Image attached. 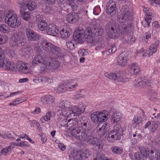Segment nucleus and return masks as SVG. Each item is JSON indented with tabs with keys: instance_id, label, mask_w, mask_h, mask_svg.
Segmentation results:
<instances>
[{
	"instance_id": "8fccbe9b",
	"label": "nucleus",
	"mask_w": 160,
	"mask_h": 160,
	"mask_svg": "<svg viewBox=\"0 0 160 160\" xmlns=\"http://www.w3.org/2000/svg\"><path fill=\"white\" fill-rule=\"evenodd\" d=\"M116 4L115 2L112 0H109L106 4V9L116 7Z\"/></svg>"
},
{
	"instance_id": "4c0bfd02",
	"label": "nucleus",
	"mask_w": 160,
	"mask_h": 160,
	"mask_svg": "<svg viewBox=\"0 0 160 160\" xmlns=\"http://www.w3.org/2000/svg\"><path fill=\"white\" fill-rule=\"evenodd\" d=\"M77 17V14L75 12L67 14L66 17V19L69 22H71L73 20L75 19Z\"/></svg>"
},
{
	"instance_id": "72a5a7b5",
	"label": "nucleus",
	"mask_w": 160,
	"mask_h": 160,
	"mask_svg": "<svg viewBox=\"0 0 160 160\" xmlns=\"http://www.w3.org/2000/svg\"><path fill=\"white\" fill-rule=\"evenodd\" d=\"M111 150L114 154H120L122 153L123 151V149L122 147L116 146L112 147L111 148Z\"/></svg>"
},
{
	"instance_id": "338daca9",
	"label": "nucleus",
	"mask_w": 160,
	"mask_h": 160,
	"mask_svg": "<svg viewBox=\"0 0 160 160\" xmlns=\"http://www.w3.org/2000/svg\"><path fill=\"white\" fill-rule=\"evenodd\" d=\"M47 77H41L39 79H38V81L39 82L46 83L47 80Z\"/></svg>"
},
{
	"instance_id": "c85d7f7f",
	"label": "nucleus",
	"mask_w": 160,
	"mask_h": 160,
	"mask_svg": "<svg viewBox=\"0 0 160 160\" xmlns=\"http://www.w3.org/2000/svg\"><path fill=\"white\" fill-rule=\"evenodd\" d=\"M118 133L111 130L108 132V140L110 142H113L116 140H119L121 138V136Z\"/></svg>"
},
{
	"instance_id": "473e14b6",
	"label": "nucleus",
	"mask_w": 160,
	"mask_h": 160,
	"mask_svg": "<svg viewBox=\"0 0 160 160\" xmlns=\"http://www.w3.org/2000/svg\"><path fill=\"white\" fill-rule=\"evenodd\" d=\"M48 24L45 20L38 23V28L42 31H45L48 29Z\"/></svg>"
},
{
	"instance_id": "5fc2aeb1",
	"label": "nucleus",
	"mask_w": 160,
	"mask_h": 160,
	"mask_svg": "<svg viewBox=\"0 0 160 160\" xmlns=\"http://www.w3.org/2000/svg\"><path fill=\"white\" fill-rule=\"evenodd\" d=\"M68 1L67 2V5H68L71 6V7L72 9H74L77 8V6L75 5H74V3L73 2L74 0H67Z\"/></svg>"
},
{
	"instance_id": "39448f33",
	"label": "nucleus",
	"mask_w": 160,
	"mask_h": 160,
	"mask_svg": "<svg viewBox=\"0 0 160 160\" xmlns=\"http://www.w3.org/2000/svg\"><path fill=\"white\" fill-rule=\"evenodd\" d=\"M119 26L114 21L111 20L105 26L106 31L108 37L111 38L117 36L119 32Z\"/></svg>"
},
{
	"instance_id": "de8ad7c7",
	"label": "nucleus",
	"mask_w": 160,
	"mask_h": 160,
	"mask_svg": "<svg viewBox=\"0 0 160 160\" xmlns=\"http://www.w3.org/2000/svg\"><path fill=\"white\" fill-rule=\"evenodd\" d=\"M152 20L151 17H149L145 18V21H142V23L144 27H149L151 22Z\"/></svg>"
},
{
	"instance_id": "0eeeda50",
	"label": "nucleus",
	"mask_w": 160,
	"mask_h": 160,
	"mask_svg": "<svg viewBox=\"0 0 160 160\" xmlns=\"http://www.w3.org/2000/svg\"><path fill=\"white\" fill-rule=\"evenodd\" d=\"M75 80L70 79L59 85L56 88L57 92L60 93L65 91L73 90L74 88L78 86V84L74 83Z\"/></svg>"
},
{
	"instance_id": "c9c22d12",
	"label": "nucleus",
	"mask_w": 160,
	"mask_h": 160,
	"mask_svg": "<svg viewBox=\"0 0 160 160\" xmlns=\"http://www.w3.org/2000/svg\"><path fill=\"white\" fill-rule=\"evenodd\" d=\"M81 152V156L82 157V160H85L88 158L91 155V152L88 149L85 150L80 151Z\"/></svg>"
},
{
	"instance_id": "cd10ccee",
	"label": "nucleus",
	"mask_w": 160,
	"mask_h": 160,
	"mask_svg": "<svg viewBox=\"0 0 160 160\" xmlns=\"http://www.w3.org/2000/svg\"><path fill=\"white\" fill-rule=\"evenodd\" d=\"M51 53L52 54L56 55L58 58H62L63 56V54L61 48L58 47L54 45L52 47Z\"/></svg>"
},
{
	"instance_id": "393cba45",
	"label": "nucleus",
	"mask_w": 160,
	"mask_h": 160,
	"mask_svg": "<svg viewBox=\"0 0 160 160\" xmlns=\"http://www.w3.org/2000/svg\"><path fill=\"white\" fill-rule=\"evenodd\" d=\"M140 153L141 155H139L143 158L144 157L146 158H149L150 156V151L147 147L139 146V147Z\"/></svg>"
},
{
	"instance_id": "423d86ee",
	"label": "nucleus",
	"mask_w": 160,
	"mask_h": 160,
	"mask_svg": "<svg viewBox=\"0 0 160 160\" xmlns=\"http://www.w3.org/2000/svg\"><path fill=\"white\" fill-rule=\"evenodd\" d=\"M38 54L34 57L32 61V64L34 66H39L41 71H45V68L46 67V60L47 58H43L41 55L43 53V51L40 49L38 50Z\"/></svg>"
},
{
	"instance_id": "f8f14e48",
	"label": "nucleus",
	"mask_w": 160,
	"mask_h": 160,
	"mask_svg": "<svg viewBox=\"0 0 160 160\" xmlns=\"http://www.w3.org/2000/svg\"><path fill=\"white\" fill-rule=\"evenodd\" d=\"M46 67L45 70L47 69H56L59 66V63L57 59L55 58H47L46 60Z\"/></svg>"
},
{
	"instance_id": "5701e85b",
	"label": "nucleus",
	"mask_w": 160,
	"mask_h": 160,
	"mask_svg": "<svg viewBox=\"0 0 160 160\" xmlns=\"http://www.w3.org/2000/svg\"><path fill=\"white\" fill-rule=\"evenodd\" d=\"M159 43V41L158 40L156 41L154 43H152L150 47L147 49V53H148V55L150 56L152 55L153 54L156 53L157 50L158 45Z\"/></svg>"
},
{
	"instance_id": "a211bd4d",
	"label": "nucleus",
	"mask_w": 160,
	"mask_h": 160,
	"mask_svg": "<svg viewBox=\"0 0 160 160\" xmlns=\"http://www.w3.org/2000/svg\"><path fill=\"white\" fill-rule=\"evenodd\" d=\"M118 58L117 63L118 65L122 66L127 65L128 60V54L125 52H122Z\"/></svg>"
},
{
	"instance_id": "4468645a",
	"label": "nucleus",
	"mask_w": 160,
	"mask_h": 160,
	"mask_svg": "<svg viewBox=\"0 0 160 160\" xmlns=\"http://www.w3.org/2000/svg\"><path fill=\"white\" fill-rule=\"evenodd\" d=\"M91 27V31L92 33L96 35L101 36L103 33V29L100 27V24L98 23L96 21H92L90 25Z\"/></svg>"
},
{
	"instance_id": "58836bf2",
	"label": "nucleus",
	"mask_w": 160,
	"mask_h": 160,
	"mask_svg": "<svg viewBox=\"0 0 160 160\" xmlns=\"http://www.w3.org/2000/svg\"><path fill=\"white\" fill-rule=\"evenodd\" d=\"M112 130L117 133L120 136L122 134V128L120 125L119 124L115 125L113 127V129Z\"/></svg>"
},
{
	"instance_id": "bf43d9fd",
	"label": "nucleus",
	"mask_w": 160,
	"mask_h": 160,
	"mask_svg": "<svg viewBox=\"0 0 160 160\" xmlns=\"http://www.w3.org/2000/svg\"><path fill=\"white\" fill-rule=\"evenodd\" d=\"M122 28L123 32L127 34L128 33L129 31L130 30V28L129 27H126V25L124 24H123Z\"/></svg>"
},
{
	"instance_id": "0e129e2a",
	"label": "nucleus",
	"mask_w": 160,
	"mask_h": 160,
	"mask_svg": "<svg viewBox=\"0 0 160 160\" xmlns=\"http://www.w3.org/2000/svg\"><path fill=\"white\" fill-rule=\"evenodd\" d=\"M63 102H64V105L65 108H69L70 106V102H68L66 100H63Z\"/></svg>"
},
{
	"instance_id": "6e6d98bb",
	"label": "nucleus",
	"mask_w": 160,
	"mask_h": 160,
	"mask_svg": "<svg viewBox=\"0 0 160 160\" xmlns=\"http://www.w3.org/2000/svg\"><path fill=\"white\" fill-rule=\"evenodd\" d=\"M67 48L70 50H73L75 48L74 44L71 41H69L66 43Z\"/></svg>"
},
{
	"instance_id": "603ef678",
	"label": "nucleus",
	"mask_w": 160,
	"mask_h": 160,
	"mask_svg": "<svg viewBox=\"0 0 160 160\" xmlns=\"http://www.w3.org/2000/svg\"><path fill=\"white\" fill-rule=\"evenodd\" d=\"M35 18L36 21L38 23L42 21V20H44L43 19V16L40 14L36 15L35 16Z\"/></svg>"
},
{
	"instance_id": "f03ea898",
	"label": "nucleus",
	"mask_w": 160,
	"mask_h": 160,
	"mask_svg": "<svg viewBox=\"0 0 160 160\" xmlns=\"http://www.w3.org/2000/svg\"><path fill=\"white\" fill-rule=\"evenodd\" d=\"M91 28L88 27L85 31H84L82 28L78 29L74 33L73 39L75 42L81 43L85 39L87 42L92 45L96 46L95 49L99 50L103 47L102 44L96 42L95 38L92 35V33L91 31Z\"/></svg>"
},
{
	"instance_id": "774afa93",
	"label": "nucleus",
	"mask_w": 160,
	"mask_h": 160,
	"mask_svg": "<svg viewBox=\"0 0 160 160\" xmlns=\"http://www.w3.org/2000/svg\"><path fill=\"white\" fill-rule=\"evenodd\" d=\"M153 28H154L155 29H158L159 27V25L158 22L157 21H155L152 23V24Z\"/></svg>"
},
{
	"instance_id": "37998d69",
	"label": "nucleus",
	"mask_w": 160,
	"mask_h": 160,
	"mask_svg": "<svg viewBox=\"0 0 160 160\" xmlns=\"http://www.w3.org/2000/svg\"><path fill=\"white\" fill-rule=\"evenodd\" d=\"M117 8L116 7L112 8L106 9V12L109 15L113 16L115 15L117 12Z\"/></svg>"
},
{
	"instance_id": "680f3d73",
	"label": "nucleus",
	"mask_w": 160,
	"mask_h": 160,
	"mask_svg": "<svg viewBox=\"0 0 160 160\" xmlns=\"http://www.w3.org/2000/svg\"><path fill=\"white\" fill-rule=\"evenodd\" d=\"M25 142L24 141H21L20 142H18L17 143H12L14 144V146L15 145L18 146L19 147H22L24 146H26V144L25 143Z\"/></svg>"
},
{
	"instance_id": "2f4dec72",
	"label": "nucleus",
	"mask_w": 160,
	"mask_h": 160,
	"mask_svg": "<svg viewBox=\"0 0 160 160\" xmlns=\"http://www.w3.org/2000/svg\"><path fill=\"white\" fill-rule=\"evenodd\" d=\"M20 15L22 18L25 21L29 20L31 18L30 12H25L22 9L20 10Z\"/></svg>"
},
{
	"instance_id": "4d7b16f0",
	"label": "nucleus",
	"mask_w": 160,
	"mask_h": 160,
	"mask_svg": "<svg viewBox=\"0 0 160 160\" xmlns=\"http://www.w3.org/2000/svg\"><path fill=\"white\" fill-rule=\"evenodd\" d=\"M141 112H140V115L138 116L139 118H141V122L146 119V117L144 115L143 111L142 110H140Z\"/></svg>"
},
{
	"instance_id": "aec40b11",
	"label": "nucleus",
	"mask_w": 160,
	"mask_h": 160,
	"mask_svg": "<svg viewBox=\"0 0 160 160\" xmlns=\"http://www.w3.org/2000/svg\"><path fill=\"white\" fill-rule=\"evenodd\" d=\"M3 63L2 67L7 70L14 71L16 70V65L12 62L10 61L8 59H6Z\"/></svg>"
},
{
	"instance_id": "6ab92c4d",
	"label": "nucleus",
	"mask_w": 160,
	"mask_h": 160,
	"mask_svg": "<svg viewBox=\"0 0 160 160\" xmlns=\"http://www.w3.org/2000/svg\"><path fill=\"white\" fill-rule=\"evenodd\" d=\"M97 132L99 135L102 137L106 134L109 129V125L104 123L101 126V124H98L97 127Z\"/></svg>"
},
{
	"instance_id": "f3484780",
	"label": "nucleus",
	"mask_w": 160,
	"mask_h": 160,
	"mask_svg": "<svg viewBox=\"0 0 160 160\" xmlns=\"http://www.w3.org/2000/svg\"><path fill=\"white\" fill-rule=\"evenodd\" d=\"M26 34L28 40L32 41H35L38 40L40 36L31 29L28 28L26 30Z\"/></svg>"
},
{
	"instance_id": "69168bd1",
	"label": "nucleus",
	"mask_w": 160,
	"mask_h": 160,
	"mask_svg": "<svg viewBox=\"0 0 160 160\" xmlns=\"http://www.w3.org/2000/svg\"><path fill=\"white\" fill-rule=\"evenodd\" d=\"M25 99L23 98H19L17 99H16L15 100V102H16V103L17 104H18L24 101H25Z\"/></svg>"
},
{
	"instance_id": "a18cd8bd",
	"label": "nucleus",
	"mask_w": 160,
	"mask_h": 160,
	"mask_svg": "<svg viewBox=\"0 0 160 160\" xmlns=\"http://www.w3.org/2000/svg\"><path fill=\"white\" fill-rule=\"evenodd\" d=\"M142 122L141 118H139L138 116H135L133 118L132 123L135 127H138L139 124Z\"/></svg>"
},
{
	"instance_id": "3c124183",
	"label": "nucleus",
	"mask_w": 160,
	"mask_h": 160,
	"mask_svg": "<svg viewBox=\"0 0 160 160\" xmlns=\"http://www.w3.org/2000/svg\"><path fill=\"white\" fill-rule=\"evenodd\" d=\"M8 40V38L5 35L0 34V45L4 44Z\"/></svg>"
},
{
	"instance_id": "7ed1b4c3",
	"label": "nucleus",
	"mask_w": 160,
	"mask_h": 160,
	"mask_svg": "<svg viewBox=\"0 0 160 160\" xmlns=\"http://www.w3.org/2000/svg\"><path fill=\"white\" fill-rule=\"evenodd\" d=\"M5 21L9 26L12 28H17L21 24V21L18 19L16 13L11 10L7 12Z\"/></svg>"
},
{
	"instance_id": "a878e982",
	"label": "nucleus",
	"mask_w": 160,
	"mask_h": 160,
	"mask_svg": "<svg viewBox=\"0 0 160 160\" xmlns=\"http://www.w3.org/2000/svg\"><path fill=\"white\" fill-rule=\"evenodd\" d=\"M72 33L71 30L68 26L64 28L60 32V37L64 39L69 37Z\"/></svg>"
},
{
	"instance_id": "864d4df0",
	"label": "nucleus",
	"mask_w": 160,
	"mask_h": 160,
	"mask_svg": "<svg viewBox=\"0 0 160 160\" xmlns=\"http://www.w3.org/2000/svg\"><path fill=\"white\" fill-rule=\"evenodd\" d=\"M158 127V123L156 121L153 122L151 124V131L155 132Z\"/></svg>"
},
{
	"instance_id": "ea45409f",
	"label": "nucleus",
	"mask_w": 160,
	"mask_h": 160,
	"mask_svg": "<svg viewBox=\"0 0 160 160\" xmlns=\"http://www.w3.org/2000/svg\"><path fill=\"white\" fill-rule=\"evenodd\" d=\"M143 11L145 13L146 18L151 17L153 14V11L148 8H146L145 6H143Z\"/></svg>"
},
{
	"instance_id": "f257e3e1",
	"label": "nucleus",
	"mask_w": 160,
	"mask_h": 160,
	"mask_svg": "<svg viewBox=\"0 0 160 160\" xmlns=\"http://www.w3.org/2000/svg\"><path fill=\"white\" fill-rule=\"evenodd\" d=\"M81 129L82 128L80 127L73 129L70 132V135L82 141L87 140L89 144L95 145L99 149L102 148L103 145L100 140L93 137V132L89 129H85L81 132Z\"/></svg>"
},
{
	"instance_id": "79ce46f5",
	"label": "nucleus",
	"mask_w": 160,
	"mask_h": 160,
	"mask_svg": "<svg viewBox=\"0 0 160 160\" xmlns=\"http://www.w3.org/2000/svg\"><path fill=\"white\" fill-rule=\"evenodd\" d=\"M4 51L0 47V68L3 67V62L6 59L4 58Z\"/></svg>"
},
{
	"instance_id": "bb28decb",
	"label": "nucleus",
	"mask_w": 160,
	"mask_h": 160,
	"mask_svg": "<svg viewBox=\"0 0 160 160\" xmlns=\"http://www.w3.org/2000/svg\"><path fill=\"white\" fill-rule=\"evenodd\" d=\"M55 100L53 96L49 95L43 96L41 99V101L44 104L53 103Z\"/></svg>"
},
{
	"instance_id": "b1692460",
	"label": "nucleus",
	"mask_w": 160,
	"mask_h": 160,
	"mask_svg": "<svg viewBox=\"0 0 160 160\" xmlns=\"http://www.w3.org/2000/svg\"><path fill=\"white\" fill-rule=\"evenodd\" d=\"M59 31L57 26L54 24H49L47 29V33L48 35L55 36L58 33Z\"/></svg>"
},
{
	"instance_id": "ddd939ff",
	"label": "nucleus",
	"mask_w": 160,
	"mask_h": 160,
	"mask_svg": "<svg viewBox=\"0 0 160 160\" xmlns=\"http://www.w3.org/2000/svg\"><path fill=\"white\" fill-rule=\"evenodd\" d=\"M16 68L19 72L24 74L28 73L31 71L29 64L22 61H19L17 63Z\"/></svg>"
},
{
	"instance_id": "7c9ffc66",
	"label": "nucleus",
	"mask_w": 160,
	"mask_h": 160,
	"mask_svg": "<svg viewBox=\"0 0 160 160\" xmlns=\"http://www.w3.org/2000/svg\"><path fill=\"white\" fill-rule=\"evenodd\" d=\"M149 158L151 160H160V152L159 151L156 150L154 153L153 150H151Z\"/></svg>"
},
{
	"instance_id": "a19ab883",
	"label": "nucleus",
	"mask_w": 160,
	"mask_h": 160,
	"mask_svg": "<svg viewBox=\"0 0 160 160\" xmlns=\"http://www.w3.org/2000/svg\"><path fill=\"white\" fill-rule=\"evenodd\" d=\"M117 48L115 45H111L109 48L105 51L106 54L107 55H109L110 54L114 53L117 50Z\"/></svg>"
},
{
	"instance_id": "2eb2a0df",
	"label": "nucleus",
	"mask_w": 160,
	"mask_h": 160,
	"mask_svg": "<svg viewBox=\"0 0 160 160\" xmlns=\"http://www.w3.org/2000/svg\"><path fill=\"white\" fill-rule=\"evenodd\" d=\"M22 38L21 35L19 33H14L10 41V45L13 48L17 47L18 44L22 43Z\"/></svg>"
},
{
	"instance_id": "9d476101",
	"label": "nucleus",
	"mask_w": 160,
	"mask_h": 160,
	"mask_svg": "<svg viewBox=\"0 0 160 160\" xmlns=\"http://www.w3.org/2000/svg\"><path fill=\"white\" fill-rule=\"evenodd\" d=\"M156 82L155 80H148L144 79L142 80L140 78L136 79L134 82V86L136 88H142L144 87L146 85L148 87L151 86Z\"/></svg>"
},
{
	"instance_id": "20e7f679",
	"label": "nucleus",
	"mask_w": 160,
	"mask_h": 160,
	"mask_svg": "<svg viewBox=\"0 0 160 160\" xmlns=\"http://www.w3.org/2000/svg\"><path fill=\"white\" fill-rule=\"evenodd\" d=\"M104 75L107 78L117 82L124 83L129 81L128 78L125 77L123 71H117L113 73L105 72Z\"/></svg>"
},
{
	"instance_id": "9b49d317",
	"label": "nucleus",
	"mask_w": 160,
	"mask_h": 160,
	"mask_svg": "<svg viewBox=\"0 0 160 160\" xmlns=\"http://www.w3.org/2000/svg\"><path fill=\"white\" fill-rule=\"evenodd\" d=\"M77 123L78 125L77 126H79L81 125V126H76L75 128H72L71 130H70L69 132V134L70 135L71 131L73 129L76 128L77 127H80L82 128V129H81V132H82V130L84 129L87 130L85 128H88L90 125V121L89 119L86 116H83L82 117L80 118Z\"/></svg>"
},
{
	"instance_id": "052dcab7",
	"label": "nucleus",
	"mask_w": 160,
	"mask_h": 160,
	"mask_svg": "<svg viewBox=\"0 0 160 160\" xmlns=\"http://www.w3.org/2000/svg\"><path fill=\"white\" fill-rule=\"evenodd\" d=\"M134 157L135 158L136 160H144V158L139 155L138 152L135 153Z\"/></svg>"
},
{
	"instance_id": "c756f323",
	"label": "nucleus",
	"mask_w": 160,
	"mask_h": 160,
	"mask_svg": "<svg viewBox=\"0 0 160 160\" xmlns=\"http://www.w3.org/2000/svg\"><path fill=\"white\" fill-rule=\"evenodd\" d=\"M122 117V115L121 113L114 112L111 115V122L113 123H116L120 120Z\"/></svg>"
},
{
	"instance_id": "e433bc0d",
	"label": "nucleus",
	"mask_w": 160,
	"mask_h": 160,
	"mask_svg": "<svg viewBox=\"0 0 160 160\" xmlns=\"http://www.w3.org/2000/svg\"><path fill=\"white\" fill-rule=\"evenodd\" d=\"M51 112L50 111H48L46 113L44 116L42 117L41 118V120L43 123H44L46 121H48L50 120L52 117Z\"/></svg>"
},
{
	"instance_id": "13d9d810",
	"label": "nucleus",
	"mask_w": 160,
	"mask_h": 160,
	"mask_svg": "<svg viewBox=\"0 0 160 160\" xmlns=\"http://www.w3.org/2000/svg\"><path fill=\"white\" fill-rule=\"evenodd\" d=\"M100 10L99 6H97L95 7L93 9V13L94 15H98L99 14Z\"/></svg>"
},
{
	"instance_id": "49530a36",
	"label": "nucleus",
	"mask_w": 160,
	"mask_h": 160,
	"mask_svg": "<svg viewBox=\"0 0 160 160\" xmlns=\"http://www.w3.org/2000/svg\"><path fill=\"white\" fill-rule=\"evenodd\" d=\"M81 153L80 151L73 153V159L74 160H82Z\"/></svg>"
},
{
	"instance_id": "c03bdc74",
	"label": "nucleus",
	"mask_w": 160,
	"mask_h": 160,
	"mask_svg": "<svg viewBox=\"0 0 160 160\" xmlns=\"http://www.w3.org/2000/svg\"><path fill=\"white\" fill-rule=\"evenodd\" d=\"M0 32L7 33L9 32V29L6 25L2 24L0 25Z\"/></svg>"
},
{
	"instance_id": "e2e57ef3",
	"label": "nucleus",
	"mask_w": 160,
	"mask_h": 160,
	"mask_svg": "<svg viewBox=\"0 0 160 160\" xmlns=\"http://www.w3.org/2000/svg\"><path fill=\"white\" fill-rule=\"evenodd\" d=\"M103 159L101 155L97 154L94 157L93 160H103Z\"/></svg>"
},
{
	"instance_id": "4be33fe9",
	"label": "nucleus",
	"mask_w": 160,
	"mask_h": 160,
	"mask_svg": "<svg viewBox=\"0 0 160 160\" xmlns=\"http://www.w3.org/2000/svg\"><path fill=\"white\" fill-rule=\"evenodd\" d=\"M128 71L131 74L136 75L139 72L140 69L137 64L133 63L128 65Z\"/></svg>"
},
{
	"instance_id": "dca6fc26",
	"label": "nucleus",
	"mask_w": 160,
	"mask_h": 160,
	"mask_svg": "<svg viewBox=\"0 0 160 160\" xmlns=\"http://www.w3.org/2000/svg\"><path fill=\"white\" fill-rule=\"evenodd\" d=\"M38 46V48L41 47L45 51L48 52H51L54 45L49 42L47 40L42 39L40 42L39 46L38 42L36 43Z\"/></svg>"
},
{
	"instance_id": "1a4fd4ad",
	"label": "nucleus",
	"mask_w": 160,
	"mask_h": 160,
	"mask_svg": "<svg viewBox=\"0 0 160 160\" xmlns=\"http://www.w3.org/2000/svg\"><path fill=\"white\" fill-rule=\"evenodd\" d=\"M122 13L117 16L118 21L120 22L123 23L128 21V16L130 14L129 9L127 5H124L120 8Z\"/></svg>"
},
{
	"instance_id": "412c9836",
	"label": "nucleus",
	"mask_w": 160,
	"mask_h": 160,
	"mask_svg": "<svg viewBox=\"0 0 160 160\" xmlns=\"http://www.w3.org/2000/svg\"><path fill=\"white\" fill-rule=\"evenodd\" d=\"M85 108V107L83 104H80L78 106H72L71 107V110L73 113L79 115L84 112Z\"/></svg>"
},
{
	"instance_id": "09e8293b",
	"label": "nucleus",
	"mask_w": 160,
	"mask_h": 160,
	"mask_svg": "<svg viewBox=\"0 0 160 160\" xmlns=\"http://www.w3.org/2000/svg\"><path fill=\"white\" fill-rule=\"evenodd\" d=\"M13 137H14V136L12 135V133H10L9 132H3V136H2V138H10L14 140L15 138H14Z\"/></svg>"
},
{
	"instance_id": "f704fd0d",
	"label": "nucleus",
	"mask_w": 160,
	"mask_h": 160,
	"mask_svg": "<svg viewBox=\"0 0 160 160\" xmlns=\"http://www.w3.org/2000/svg\"><path fill=\"white\" fill-rule=\"evenodd\" d=\"M14 147V144L11 143L10 145L7 148H3L2 151V155H6L7 153L11 151L12 149Z\"/></svg>"
},
{
	"instance_id": "6e6552de",
	"label": "nucleus",
	"mask_w": 160,
	"mask_h": 160,
	"mask_svg": "<svg viewBox=\"0 0 160 160\" xmlns=\"http://www.w3.org/2000/svg\"><path fill=\"white\" fill-rule=\"evenodd\" d=\"M91 117L93 122H97L107 120L109 117V113L106 111H102V112H97L92 114Z\"/></svg>"
}]
</instances>
